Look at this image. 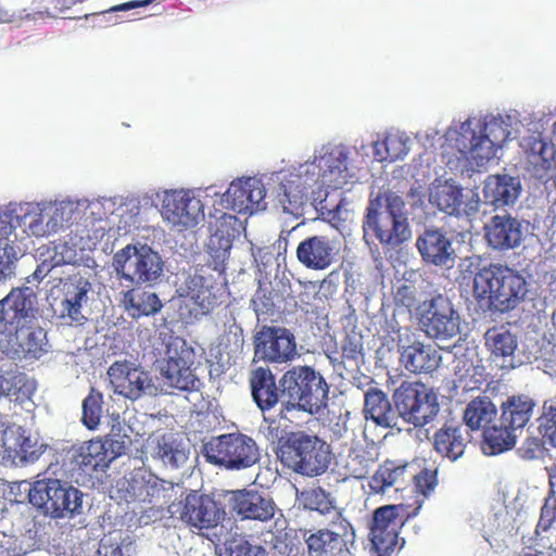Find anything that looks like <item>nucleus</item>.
Segmentation results:
<instances>
[{
    "label": "nucleus",
    "mask_w": 556,
    "mask_h": 556,
    "mask_svg": "<svg viewBox=\"0 0 556 556\" xmlns=\"http://www.w3.org/2000/svg\"><path fill=\"white\" fill-rule=\"evenodd\" d=\"M105 199H63L10 203L0 211V238L11 237L23 247L27 238H48L66 231H80L105 215Z\"/></svg>",
    "instance_id": "obj_1"
},
{
    "label": "nucleus",
    "mask_w": 556,
    "mask_h": 556,
    "mask_svg": "<svg viewBox=\"0 0 556 556\" xmlns=\"http://www.w3.org/2000/svg\"><path fill=\"white\" fill-rule=\"evenodd\" d=\"M525 121L516 111L468 117L448 127L442 156L452 170L482 167L520 136Z\"/></svg>",
    "instance_id": "obj_2"
},
{
    "label": "nucleus",
    "mask_w": 556,
    "mask_h": 556,
    "mask_svg": "<svg viewBox=\"0 0 556 556\" xmlns=\"http://www.w3.org/2000/svg\"><path fill=\"white\" fill-rule=\"evenodd\" d=\"M39 264L34 279L41 280L48 275L53 287L62 292V299L54 307L55 314L70 325H83L87 317L84 306L91 291L89 279L75 267L79 261V250L65 240L43 244L37 250Z\"/></svg>",
    "instance_id": "obj_3"
},
{
    "label": "nucleus",
    "mask_w": 556,
    "mask_h": 556,
    "mask_svg": "<svg viewBox=\"0 0 556 556\" xmlns=\"http://www.w3.org/2000/svg\"><path fill=\"white\" fill-rule=\"evenodd\" d=\"M348 157L341 150L319 152L299 166L274 173L271 179L279 185L277 198L283 212L294 216L315 193L324 186L342 188L349 181Z\"/></svg>",
    "instance_id": "obj_4"
},
{
    "label": "nucleus",
    "mask_w": 556,
    "mask_h": 556,
    "mask_svg": "<svg viewBox=\"0 0 556 556\" xmlns=\"http://www.w3.org/2000/svg\"><path fill=\"white\" fill-rule=\"evenodd\" d=\"M366 211L363 238L367 244L376 238L381 244L394 248L412 238L404 200L395 192L371 199Z\"/></svg>",
    "instance_id": "obj_5"
},
{
    "label": "nucleus",
    "mask_w": 556,
    "mask_h": 556,
    "mask_svg": "<svg viewBox=\"0 0 556 556\" xmlns=\"http://www.w3.org/2000/svg\"><path fill=\"white\" fill-rule=\"evenodd\" d=\"M281 405L287 410L299 409L316 414L327 404L329 387L311 366H294L280 379Z\"/></svg>",
    "instance_id": "obj_6"
},
{
    "label": "nucleus",
    "mask_w": 556,
    "mask_h": 556,
    "mask_svg": "<svg viewBox=\"0 0 556 556\" xmlns=\"http://www.w3.org/2000/svg\"><path fill=\"white\" fill-rule=\"evenodd\" d=\"M29 502L52 518H72L83 510L84 493L59 479H41L33 484L21 482Z\"/></svg>",
    "instance_id": "obj_7"
},
{
    "label": "nucleus",
    "mask_w": 556,
    "mask_h": 556,
    "mask_svg": "<svg viewBox=\"0 0 556 556\" xmlns=\"http://www.w3.org/2000/svg\"><path fill=\"white\" fill-rule=\"evenodd\" d=\"M278 456L285 466L307 477L324 473L330 463L329 445L304 431L292 432L280 445Z\"/></svg>",
    "instance_id": "obj_8"
},
{
    "label": "nucleus",
    "mask_w": 556,
    "mask_h": 556,
    "mask_svg": "<svg viewBox=\"0 0 556 556\" xmlns=\"http://www.w3.org/2000/svg\"><path fill=\"white\" fill-rule=\"evenodd\" d=\"M194 351L186 341L172 338L164 355L155 362L160 372L159 392L170 393L173 389L192 391L199 389L200 381L192 371Z\"/></svg>",
    "instance_id": "obj_9"
},
{
    "label": "nucleus",
    "mask_w": 556,
    "mask_h": 556,
    "mask_svg": "<svg viewBox=\"0 0 556 556\" xmlns=\"http://www.w3.org/2000/svg\"><path fill=\"white\" fill-rule=\"evenodd\" d=\"M210 464L229 470H242L260 460V448L255 440L241 432H232L211 438L202 446Z\"/></svg>",
    "instance_id": "obj_10"
},
{
    "label": "nucleus",
    "mask_w": 556,
    "mask_h": 556,
    "mask_svg": "<svg viewBox=\"0 0 556 556\" xmlns=\"http://www.w3.org/2000/svg\"><path fill=\"white\" fill-rule=\"evenodd\" d=\"M116 274L132 285L152 286L161 280L164 261L147 244H127L113 256Z\"/></svg>",
    "instance_id": "obj_11"
},
{
    "label": "nucleus",
    "mask_w": 556,
    "mask_h": 556,
    "mask_svg": "<svg viewBox=\"0 0 556 556\" xmlns=\"http://www.w3.org/2000/svg\"><path fill=\"white\" fill-rule=\"evenodd\" d=\"M430 204L440 212L455 216L463 222V228L469 227L471 219L480 208L479 194L470 189H463L453 179H434L428 191Z\"/></svg>",
    "instance_id": "obj_12"
},
{
    "label": "nucleus",
    "mask_w": 556,
    "mask_h": 556,
    "mask_svg": "<svg viewBox=\"0 0 556 556\" xmlns=\"http://www.w3.org/2000/svg\"><path fill=\"white\" fill-rule=\"evenodd\" d=\"M156 199L163 222L175 231L191 229L204 219V204L193 190H162Z\"/></svg>",
    "instance_id": "obj_13"
},
{
    "label": "nucleus",
    "mask_w": 556,
    "mask_h": 556,
    "mask_svg": "<svg viewBox=\"0 0 556 556\" xmlns=\"http://www.w3.org/2000/svg\"><path fill=\"white\" fill-rule=\"evenodd\" d=\"M421 329L440 342L458 338L462 333L460 316L444 294L425 300L417 308Z\"/></svg>",
    "instance_id": "obj_14"
},
{
    "label": "nucleus",
    "mask_w": 556,
    "mask_h": 556,
    "mask_svg": "<svg viewBox=\"0 0 556 556\" xmlns=\"http://www.w3.org/2000/svg\"><path fill=\"white\" fill-rule=\"evenodd\" d=\"M400 417L415 427L430 422L439 412L437 394L420 382H403L393 393Z\"/></svg>",
    "instance_id": "obj_15"
},
{
    "label": "nucleus",
    "mask_w": 556,
    "mask_h": 556,
    "mask_svg": "<svg viewBox=\"0 0 556 556\" xmlns=\"http://www.w3.org/2000/svg\"><path fill=\"white\" fill-rule=\"evenodd\" d=\"M47 446L37 438L25 435L21 426L0 419V463L4 466L33 464L40 458Z\"/></svg>",
    "instance_id": "obj_16"
},
{
    "label": "nucleus",
    "mask_w": 556,
    "mask_h": 556,
    "mask_svg": "<svg viewBox=\"0 0 556 556\" xmlns=\"http://www.w3.org/2000/svg\"><path fill=\"white\" fill-rule=\"evenodd\" d=\"M522 167L530 180L541 185L545 190L556 187V149L539 134L536 137H525Z\"/></svg>",
    "instance_id": "obj_17"
},
{
    "label": "nucleus",
    "mask_w": 556,
    "mask_h": 556,
    "mask_svg": "<svg viewBox=\"0 0 556 556\" xmlns=\"http://www.w3.org/2000/svg\"><path fill=\"white\" fill-rule=\"evenodd\" d=\"M108 376L114 392L128 400L159 393V386L150 372L130 361L114 362L108 369Z\"/></svg>",
    "instance_id": "obj_18"
},
{
    "label": "nucleus",
    "mask_w": 556,
    "mask_h": 556,
    "mask_svg": "<svg viewBox=\"0 0 556 556\" xmlns=\"http://www.w3.org/2000/svg\"><path fill=\"white\" fill-rule=\"evenodd\" d=\"M266 188L256 177L233 180L223 195L224 205L239 214L253 215L267 208Z\"/></svg>",
    "instance_id": "obj_19"
},
{
    "label": "nucleus",
    "mask_w": 556,
    "mask_h": 556,
    "mask_svg": "<svg viewBox=\"0 0 556 556\" xmlns=\"http://www.w3.org/2000/svg\"><path fill=\"white\" fill-rule=\"evenodd\" d=\"M255 356L270 363H287L299 354L291 330L281 327H263L255 336Z\"/></svg>",
    "instance_id": "obj_20"
},
{
    "label": "nucleus",
    "mask_w": 556,
    "mask_h": 556,
    "mask_svg": "<svg viewBox=\"0 0 556 556\" xmlns=\"http://www.w3.org/2000/svg\"><path fill=\"white\" fill-rule=\"evenodd\" d=\"M172 514L179 513L180 519L199 530L213 529L218 526L225 516L224 509L217 502L206 494L189 493L180 506H169Z\"/></svg>",
    "instance_id": "obj_21"
},
{
    "label": "nucleus",
    "mask_w": 556,
    "mask_h": 556,
    "mask_svg": "<svg viewBox=\"0 0 556 556\" xmlns=\"http://www.w3.org/2000/svg\"><path fill=\"white\" fill-rule=\"evenodd\" d=\"M402 506L386 505L375 510L370 529V551L377 556H389L397 545L399 529L403 517L399 514Z\"/></svg>",
    "instance_id": "obj_22"
},
{
    "label": "nucleus",
    "mask_w": 556,
    "mask_h": 556,
    "mask_svg": "<svg viewBox=\"0 0 556 556\" xmlns=\"http://www.w3.org/2000/svg\"><path fill=\"white\" fill-rule=\"evenodd\" d=\"M241 228V222L236 216L227 213H223L214 223H210V236L205 247L215 270L222 271L225 269L233 239L239 235Z\"/></svg>",
    "instance_id": "obj_23"
},
{
    "label": "nucleus",
    "mask_w": 556,
    "mask_h": 556,
    "mask_svg": "<svg viewBox=\"0 0 556 556\" xmlns=\"http://www.w3.org/2000/svg\"><path fill=\"white\" fill-rule=\"evenodd\" d=\"M35 295L29 288L12 289L0 301V331L13 333L14 330L34 324L36 311Z\"/></svg>",
    "instance_id": "obj_24"
},
{
    "label": "nucleus",
    "mask_w": 556,
    "mask_h": 556,
    "mask_svg": "<svg viewBox=\"0 0 556 556\" xmlns=\"http://www.w3.org/2000/svg\"><path fill=\"white\" fill-rule=\"evenodd\" d=\"M189 452L188 442L173 432L151 434L143 450L148 459L151 458L170 469L184 466L189 458Z\"/></svg>",
    "instance_id": "obj_25"
},
{
    "label": "nucleus",
    "mask_w": 556,
    "mask_h": 556,
    "mask_svg": "<svg viewBox=\"0 0 556 556\" xmlns=\"http://www.w3.org/2000/svg\"><path fill=\"white\" fill-rule=\"evenodd\" d=\"M228 505L242 519L267 521L275 516L276 504L265 492L252 489L229 491Z\"/></svg>",
    "instance_id": "obj_26"
},
{
    "label": "nucleus",
    "mask_w": 556,
    "mask_h": 556,
    "mask_svg": "<svg viewBox=\"0 0 556 556\" xmlns=\"http://www.w3.org/2000/svg\"><path fill=\"white\" fill-rule=\"evenodd\" d=\"M340 249L337 238L312 236L299 243L296 257L306 268L323 270L337 261Z\"/></svg>",
    "instance_id": "obj_27"
},
{
    "label": "nucleus",
    "mask_w": 556,
    "mask_h": 556,
    "mask_svg": "<svg viewBox=\"0 0 556 556\" xmlns=\"http://www.w3.org/2000/svg\"><path fill=\"white\" fill-rule=\"evenodd\" d=\"M339 530H319L306 539L312 556H350L354 531L346 522L338 526Z\"/></svg>",
    "instance_id": "obj_28"
},
{
    "label": "nucleus",
    "mask_w": 556,
    "mask_h": 556,
    "mask_svg": "<svg viewBox=\"0 0 556 556\" xmlns=\"http://www.w3.org/2000/svg\"><path fill=\"white\" fill-rule=\"evenodd\" d=\"M128 485L126 501L143 505L165 504L172 501L178 490H181L180 485H174L172 482L161 480L152 475L134 478Z\"/></svg>",
    "instance_id": "obj_29"
},
{
    "label": "nucleus",
    "mask_w": 556,
    "mask_h": 556,
    "mask_svg": "<svg viewBox=\"0 0 556 556\" xmlns=\"http://www.w3.org/2000/svg\"><path fill=\"white\" fill-rule=\"evenodd\" d=\"M488 244L497 251L518 248L525 236L522 222L509 214L495 215L484 226Z\"/></svg>",
    "instance_id": "obj_30"
},
{
    "label": "nucleus",
    "mask_w": 556,
    "mask_h": 556,
    "mask_svg": "<svg viewBox=\"0 0 556 556\" xmlns=\"http://www.w3.org/2000/svg\"><path fill=\"white\" fill-rule=\"evenodd\" d=\"M522 192L518 176L508 174L490 175L483 181V202L495 210L513 207Z\"/></svg>",
    "instance_id": "obj_31"
},
{
    "label": "nucleus",
    "mask_w": 556,
    "mask_h": 556,
    "mask_svg": "<svg viewBox=\"0 0 556 556\" xmlns=\"http://www.w3.org/2000/svg\"><path fill=\"white\" fill-rule=\"evenodd\" d=\"M416 247L422 260L435 266L452 268L456 252L452 241L437 228L425 229L416 240Z\"/></svg>",
    "instance_id": "obj_32"
},
{
    "label": "nucleus",
    "mask_w": 556,
    "mask_h": 556,
    "mask_svg": "<svg viewBox=\"0 0 556 556\" xmlns=\"http://www.w3.org/2000/svg\"><path fill=\"white\" fill-rule=\"evenodd\" d=\"M14 332L7 353L14 359H38L47 353L46 332L39 326L25 325Z\"/></svg>",
    "instance_id": "obj_33"
},
{
    "label": "nucleus",
    "mask_w": 556,
    "mask_h": 556,
    "mask_svg": "<svg viewBox=\"0 0 556 556\" xmlns=\"http://www.w3.org/2000/svg\"><path fill=\"white\" fill-rule=\"evenodd\" d=\"M180 298L193 305L195 315H205L217 304V296L213 291L211 279L201 275H188L177 288Z\"/></svg>",
    "instance_id": "obj_34"
},
{
    "label": "nucleus",
    "mask_w": 556,
    "mask_h": 556,
    "mask_svg": "<svg viewBox=\"0 0 556 556\" xmlns=\"http://www.w3.org/2000/svg\"><path fill=\"white\" fill-rule=\"evenodd\" d=\"M501 279L493 307L501 312L514 309L527 299L529 285L521 274L509 267H506Z\"/></svg>",
    "instance_id": "obj_35"
},
{
    "label": "nucleus",
    "mask_w": 556,
    "mask_h": 556,
    "mask_svg": "<svg viewBox=\"0 0 556 556\" xmlns=\"http://www.w3.org/2000/svg\"><path fill=\"white\" fill-rule=\"evenodd\" d=\"M469 442V433L458 422L445 424L433 435L434 450L452 462L460 458Z\"/></svg>",
    "instance_id": "obj_36"
},
{
    "label": "nucleus",
    "mask_w": 556,
    "mask_h": 556,
    "mask_svg": "<svg viewBox=\"0 0 556 556\" xmlns=\"http://www.w3.org/2000/svg\"><path fill=\"white\" fill-rule=\"evenodd\" d=\"M485 346L491 353L494 362L501 361L498 364L502 368H514V353L517 349V338L508 329L504 327L489 329L485 334Z\"/></svg>",
    "instance_id": "obj_37"
},
{
    "label": "nucleus",
    "mask_w": 556,
    "mask_h": 556,
    "mask_svg": "<svg viewBox=\"0 0 556 556\" xmlns=\"http://www.w3.org/2000/svg\"><path fill=\"white\" fill-rule=\"evenodd\" d=\"M440 362L441 356L438 351L420 342L403 346L401 352V363L410 372H431L439 367Z\"/></svg>",
    "instance_id": "obj_38"
},
{
    "label": "nucleus",
    "mask_w": 556,
    "mask_h": 556,
    "mask_svg": "<svg viewBox=\"0 0 556 556\" xmlns=\"http://www.w3.org/2000/svg\"><path fill=\"white\" fill-rule=\"evenodd\" d=\"M485 368L476 351H467L457 357L454 366L455 383L463 390L479 389L484 381Z\"/></svg>",
    "instance_id": "obj_39"
},
{
    "label": "nucleus",
    "mask_w": 556,
    "mask_h": 556,
    "mask_svg": "<svg viewBox=\"0 0 556 556\" xmlns=\"http://www.w3.org/2000/svg\"><path fill=\"white\" fill-rule=\"evenodd\" d=\"M364 414L366 419L389 428L396 426V414L392 410L387 395L376 388H370L365 393Z\"/></svg>",
    "instance_id": "obj_40"
},
{
    "label": "nucleus",
    "mask_w": 556,
    "mask_h": 556,
    "mask_svg": "<svg viewBox=\"0 0 556 556\" xmlns=\"http://www.w3.org/2000/svg\"><path fill=\"white\" fill-rule=\"evenodd\" d=\"M252 396L262 412L278 403L279 395L270 370L257 368L250 379Z\"/></svg>",
    "instance_id": "obj_41"
},
{
    "label": "nucleus",
    "mask_w": 556,
    "mask_h": 556,
    "mask_svg": "<svg viewBox=\"0 0 556 556\" xmlns=\"http://www.w3.org/2000/svg\"><path fill=\"white\" fill-rule=\"evenodd\" d=\"M506 266L491 264L480 268L473 276L472 292L479 300H486L491 306L494 304V295H496L501 276H503Z\"/></svg>",
    "instance_id": "obj_42"
},
{
    "label": "nucleus",
    "mask_w": 556,
    "mask_h": 556,
    "mask_svg": "<svg viewBox=\"0 0 556 556\" xmlns=\"http://www.w3.org/2000/svg\"><path fill=\"white\" fill-rule=\"evenodd\" d=\"M215 326L218 331V344L220 348L238 351L242 348L244 339L242 328L237 323L233 309L224 308L218 312Z\"/></svg>",
    "instance_id": "obj_43"
},
{
    "label": "nucleus",
    "mask_w": 556,
    "mask_h": 556,
    "mask_svg": "<svg viewBox=\"0 0 556 556\" xmlns=\"http://www.w3.org/2000/svg\"><path fill=\"white\" fill-rule=\"evenodd\" d=\"M534 403L528 396H513L502 405L501 419L503 425L509 426L518 434L529 422L533 413Z\"/></svg>",
    "instance_id": "obj_44"
},
{
    "label": "nucleus",
    "mask_w": 556,
    "mask_h": 556,
    "mask_svg": "<svg viewBox=\"0 0 556 556\" xmlns=\"http://www.w3.org/2000/svg\"><path fill=\"white\" fill-rule=\"evenodd\" d=\"M519 434L509 426L503 425L502 419L483 431L482 450L486 455H496L513 448Z\"/></svg>",
    "instance_id": "obj_45"
},
{
    "label": "nucleus",
    "mask_w": 556,
    "mask_h": 556,
    "mask_svg": "<svg viewBox=\"0 0 556 556\" xmlns=\"http://www.w3.org/2000/svg\"><path fill=\"white\" fill-rule=\"evenodd\" d=\"M407 478V466L386 463L371 477L369 488L374 493L387 494L390 489L401 490Z\"/></svg>",
    "instance_id": "obj_46"
},
{
    "label": "nucleus",
    "mask_w": 556,
    "mask_h": 556,
    "mask_svg": "<svg viewBox=\"0 0 556 556\" xmlns=\"http://www.w3.org/2000/svg\"><path fill=\"white\" fill-rule=\"evenodd\" d=\"M123 304L135 318L155 314L162 307V303L154 292L136 289L124 293Z\"/></svg>",
    "instance_id": "obj_47"
},
{
    "label": "nucleus",
    "mask_w": 556,
    "mask_h": 556,
    "mask_svg": "<svg viewBox=\"0 0 556 556\" xmlns=\"http://www.w3.org/2000/svg\"><path fill=\"white\" fill-rule=\"evenodd\" d=\"M496 416V408L486 396L470 401L464 410V421L471 430L485 429Z\"/></svg>",
    "instance_id": "obj_48"
},
{
    "label": "nucleus",
    "mask_w": 556,
    "mask_h": 556,
    "mask_svg": "<svg viewBox=\"0 0 556 556\" xmlns=\"http://www.w3.org/2000/svg\"><path fill=\"white\" fill-rule=\"evenodd\" d=\"M34 382L20 371H0V395L15 396L20 400L29 396L34 391Z\"/></svg>",
    "instance_id": "obj_49"
},
{
    "label": "nucleus",
    "mask_w": 556,
    "mask_h": 556,
    "mask_svg": "<svg viewBox=\"0 0 556 556\" xmlns=\"http://www.w3.org/2000/svg\"><path fill=\"white\" fill-rule=\"evenodd\" d=\"M134 542L122 531H113L104 535L98 548V556H132Z\"/></svg>",
    "instance_id": "obj_50"
},
{
    "label": "nucleus",
    "mask_w": 556,
    "mask_h": 556,
    "mask_svg": "<svg viewBox=\"0 0 556 556\" xmlns=\"http://www.w3.org/2000/svg\"><path fill=\"white\" fill-rule=\"evenodd\" d=\"M24 254L21 247L11 237L0 238V281L10 279L15 274V262Z\"/></svg>",
    "instance_id": "obj_51"
},
{
    "label": "nucleus",
    "mask_w": 556,
    "mask_h": 556,
    "mask_svg": "<svg viewBox=\"0 0 556 556\" xmlns=\"http://www.w3.org/2000/svg\"><path fill=\"white\" fill-rule=\"evenodd\" d=\"M539 422V431L543 440L556 447V396L544 402Z\"/></svg>",
    "instance_id": "obj_52"
},
{
    "label": "nucleus",
    "mask_w": 556,
    "mask_h": 556,
    "mask_svg": "<svg viewBox=\"0 0 556 556\" xmlns=\"http://www.w3.org/2000/svg\"><path fill=\"white\" fill-rule=\"evenodd\" d=\"M102 394L91 391L83 402V422L88 429H96L102 416Z\"/></svg>",
    "instance_id": "obj_53"
},
{
    "label": "nucleus",
    "mask_w": 556,
    "mask_h": 556,
    "mask_svg": "<svg viewBox=\"0 0 556 556\" xmlns=\"http://www.w3.org/2000/svg\"><path fill=\"white\" fill-rule=\"evenodd\" d=\"M412 140L404 132L388 134L383 140V148L389 153L390 161L405 157L410 150Z\"/></svg>",
    "instance_id": "obj_54"
},
{
    "label": "nucleus",
    "mask_w": 556,
    "mask_h": 556,
    "mask_svg": "<svg viewBox=\"0 0 556 556\" xmlns=\"http://www.w3.org/2000/svg\"><path fill=\"white\" fill-rule=\"evenodd\" d=\"M81 465L91 468H98L106 465L108 447L105 441H90L86 447H81Z\"/></svg>",
    "instance_id": "obj_55"
},
{
    "label": "nucleus",
    "mask_w": 556,
    "mask_h": 556,
    "mask_svg": "<svg viewBox=\"0 0 556 556\" xmlns=\"http://www.w3.org/2000/svg\"><path fill=\"white\" fill-rule=\"evenodd\" d=\"M225 554L226 556H267L263 546L252 544L242 536L226 540Z\"/></svg>",
    "instance_id": "obj_56"
},
{
    "label": "nucleus",
    "mask_w": 556,
    "mask_h": 556,
    "mask_svg": "<svg viewBox=\"0 0 556 556\" xmlns=\"http://www.w3.org/2000/svg\"><path fill=\"white\" fill-rule=\"evenodd\" d=\"M374 463L375 459L370 453L354 451L349 456L348 467L356 478H363L369 472Z\"/></svg>",
    "instance_id": "obj_57"
},
{
    "label": "nucleus",
    "mask_w": 556,
    "mask_h": 556,
    "mask_svg": "<svg viewBox=\"0 0 556 556\" xmlns=\"http://www.w3.org/2000/svg\"><path fill=\"white\" fill-rule=\"evenodd\" d=\"M549 485L552 495L546 501L545 506L542 508L541 518L539 520V527L544 530L551 526L552 522V513H556V465L552 466L549 469Z\"/></svg>",
    "instance_id": "obj_58"
},
{
    "label": "nucleus",
    "mask_w": 556,
    "mask_h": 556,
    "mask_svg": "<svg viewBox=\"0 0 556 556\" xmlns=\"http://www.w3.org/2000/svg\"><path fill=\"white\" fill-rule=\"evenodd\" d=\"M408 478L414 479L416 491L425 497L429 496L437 486V471L425 469L417 475L409 473Z\"/></svg>",
    "instance_id": "obj_59"
},
{
    "label": "nucleus",
    "mask_w": 556,
    "mask_h": 556,
    "mask_svg": "<svg viewBox=\"0 0 556 556\" xmlns=\"http://www.w3.org/2000/svg\"><path fill=\"white\" fill-rule=\"evenodd\" d=\"M547 442H545L542 438H539L536 435H528L520 447L518 448V454L520 457L525 459H535L543 455L544 453V445Z\"/></svg>",
    "instance_id": "obj_60"
},
{
    "label": "nucleus",
    "mask_w": 556,
    "mask_h": 556,
    "mask_svg": "<svg viewBox=\"0 0 556 556\" xmlns=\"http://www.w3.org/2000/svg\"><path fill=\"white\" fill-rule=\"evenodd\" d=\"M306 507L320 513H326L330 508V502L327 494L321 489L312 490L307 493Z\"/></svg>",
    "instance_id": "obj_61"
},
{
    "label": "nucleus",
    "mask_w": 556,
    "mask_h": 556,
    "mask_svg": "<svg viewBox=\"0 0 556 556\" xmlns=\"http://www.w3.org/2000/svg\"><path fill=\"white\" fill-rule=\"evenodd\" d=\"M105 444L108 447V458L109 462L114 459L116 456H119L126 452L128 448L130 441L129 440H121V438L117 439H108L105 440Z\"/></svg>",
    "instance_id": "obj_62"
},
{
    "label": "nucleus",
    "mask_w": 556,
    "mask_h": 556,
    "mask_svg": "<svg viewBox=\"0 0 556 556\" xmlns=\"http://www.w3.org/2000/svg\"><path fill=\"white\" fill-rule=\"evenodd\" d=\"M395 302L406 308L415 304V290L413 287L403 285L395 292Z\"/></svg>",
    "instance_id": "obj_63"
},
{
    "label": "nucleus",
    "mask_w": 556,
    "mask_h": 556,
    "mask_svg": "<svg viewBox=\"0 0 556 556\" xmlns=\"http://www.w3.org/2000/svg\"><path fill=\"white\" fill-rule=\"evenodd\" d=\"M543 361L544 371L556 376V345L549 344V349L544 352Z\"/></svg>",
    "instance_id": "obj_64"
}]
</instances>
